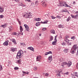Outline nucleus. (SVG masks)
I'll list each match as a JSON object with an SVG mask.
<instances>
[{
  "mask_svg": "<svg viewBox=\"0 0 78 78\" xmlns=\"http://www.w3.org/2000/svg\"><path fill=\"white\" fill-rule=\"evenodd\" d=\"M61 71H57L56 74V76L58 77V78H60L61 77V74H60V73L61 72Z\"/></svg>",
  "mask_w": 78,
  "mask_h": 78,
  "instance_id": "39448f33",
  "label": "nucleus"
},
{
  "mask_svg": "<svg viewBox=\"0 0 78 78\" xmlns=\"http://www.w3.org/2000/svg\"><path fill=\"white\" fill-rule=\"evenodd\" d=\"M64 65H67V66L68 67H70L71 65H72V62L69 61L68 62V63L66 62H63L61 64V66L62 67V68L63 69L64 68Z\"/></svg>",
  "mask_w": 78,
  "mask_h": 78,
  "instance_id": "f257e3e1",
  "label": "nucleus"
},
{
  "mask_svg": "<svg viewBox=\"0 0 78 78\" xmlns=\"http://www.w3.org/2000/svg\"><path fill=\"white\" fill-rule=\"evenodd\" d=\"M12 51H16V48H11Z\"/></svg>",
  "mask_w": 78,
  "mask_h": 78,
  "instance_id": "aec40b11",
  "label": "nucleus"
},
{
  "mask_svg": "<svg viewBox=\"0 0 78 78\" xmlns=\"http://www.w3.org/2000/svg\"><path fill=\"white\" fill-rule=\"evenodd\" d=\"M4 16L2 15H0V19H2V18H3Z\"/></svg>",
  "mask_w": 78,
  "mask_h": 78,
  "instance_id": "4c0bfd02",
  "label": "nucleus"
},
{
  "mask_svg": "<svg viewBox=\"0 0 78 78\" xmlns=\"http://www.w3.org/2000/svg\"><path fill=\"white\" fill-rule=\"evenodd\" d=\"M51 18L52 19H55V18H56V17H55L54 16H51Z\"/></svg>",
  "mask_w": 78,
  "mask_h": 78,
  "instance_id": "a19ab883",
  "label": "nucleus"
},
{
  "mask_svg": "<svg viewBox=\"0 0 78 78\" xmlns=\"http://www.w3.org/2000/svg\"><path fill=\"white\" fill-rule=\"evenodd\" d=\"M28 49H29V50H31L32 51H34V48L32 47H28L27 48Z\"/></svg>",
  "mask_w": 78,
  "mask_h": 78,
  "instance_id": "ddd939ff",
  "label": "nucleus"
},
{
  "mask_svg": "<svg viewBox=\"0 0 78 78\" xmlns=\"http://www.w3.org/2000/svg\"><path fill=\"white\" fill-rule=\"evenodd\" d=\"M65 75H68L69 74V72H66L64 73Z\"/></svg>",
  "mask_w": 78,
  "mask_h": 78,
  "instance_id": "3c124183",
  "label": "nucleus"
},
{
  "mask_svg": "<svg viewBox=\"0 0 78 78\" xmlns=\"http://www.w3.org/2000/svg\"><path fill=\"white\" fill-rule=\"evenodd\" d=\"M66 51V52H67L68 51V49H65V50H64L63 51Z\"/></svg>",
  "mask_w": 78,
  "mask_h": 78,
  "instance_id": "de8ad7c7",
  "label": "nucleus"
},
{
  "mask_svg": "<svg viewBox=\"0 0 78 78\" xmlns=\"http://www.w3.org/2000/svg\"><path fill=\"white\" fill-rule=\"evenodd\" d=\"M23 73H25L26 74L27 73L25 72V71H23Z\"/></svg>",
  "mask_w": 78,
  "mask_h": 78,
  "instance_id": "13d9d810",
  "label": "nucleus"
},
{
  "mask_svg": "<svg viewBox=\"0 0 78 78\" xmlns=\"http://www.w3.org/2000/svg\"><path fill=\"white\" fill-rule=\"evenodd\" d=\"M42 5L43 7H46L47 6V4L45 2H42Z\"/></svg>",
  "mask_w": 78,
  "mask_h": 78,
  "instance_id": "1a4fd4ad",
  "label": "nucleus"
},
{
  "mask_svg": "<svg viewBox=\"0 0 78 78\" xmlns=\"http://www.w3.org/2000/svg\"><path fill=\"white\" fill-rule=\"evenodd\" d=\"M21 34V35H23V33H22Z\"/></svg>",
  "mask_w": 78,
  "mask_h": 78,
  "instance_id": "774afa93",
  "label": "nucleus"
},
{
  "mask_svg": "<svg viewBox=\"0 0 78 78\" xmlns=\"http://www.w3.org/2000/svg\"><path fill=\"white\" fill-rule=\"evenodd\" d=\"M23 16L26 18H31L32 17L30 13H26L25 15H23Z\"/></svg>",
  "mask_w": 78,
  "mask_h": 78,
  "instance_id": "20e7f679",
  "label": "nucleus"
},
{
  "mask_svg": "<svg viewBox=\"0 0 78 78\" xmlns=\"http://www.w3.org/2000/svg\"><path fill=\"white\" fill-rule=\"evenodd\" d=\"M70 20V17H69L68 19L66 20V21L67 22H69Z\"/></svg>",
  "mask_w": 78,
  "mask_h": 78,
  "instance_id": "2f4dec72",
  "label": "nucleus"
},
{
  "mask_svg": "<svg viewBox=\"0 0 78 78\" xmlns=\"http://www.w3.org/2000/svg\"><path fill=\"white\" fill-rule=\"evenodd\" d=\"M17 62H18L19 64L21 62L22 60H21V59H20L19 60H17Z\"/></svg>",
  "mask_w": 78,
  "mask_h": 78,
  "instance_id": "7c9ffc66",
  "label": "nucleus"
},
{
  "mask_svg": "<svg viewBox=\"0 0 78 78\" xmlns=\"http://www.w3.org/2000/svg\"><path fill=\"white\" fill-rule=\"evenodd\" d=\"M77 48V46H76V44L74 45L73 47H72L70 51V52L72 54H74L75 53V51L76 50V49Z\"/></svg>",
  "mask_w": 78,
  "mask_h": 78,
  "instance_id": "f03ea898",
  "label": "nucleus"
},
{
  "mask_svg": "<svg viewBox=\"0 0 78 78\" xmlns=\"http://www.w3.org/2000/svg\"><path fill=\"white\" fill-rule=\"evenodd\" d=\"M17 34L16 32H14L12 33V35H14V36H16Z\"/></svg>",
  "mask_w": 78,
  "mask_h": 78,
  "instance_id": "393cba45",
  "label": "nucleus"
},
{
  "mask_svg": "<svg viewBox=\"0 0 78 78\" xmlns=\"http://www.w3.org/2000/svg\"><path fill=\"white\" fill-rule=\"evenodd\" d=\"M22 54H23V51L22 50H20L17 54L16 57L18 56V57H19V58H21L22 56H23V55H22Z\"/></svg>",
  "mask_w": 78,
  "mask_h": 78,
  "instance_id": "7ed1b4c3",
  "label": "nucleus"
},
{
  "mask_svg": "<svg viewBox=\"0 0 78 78\" xmlns=\"http://www.w3.org/2000/svg\"><path fill=\"white\" fill-rule=\"evenodd\" d=\"M39 25H40V23L37 22L36 23V26L37 27H38Z\"/></svg>",
  "mask_w": 78,
  "mask_h": 78,
  "instance_id": "bb28decb",
  "label": "nucleus"
},
{
  "mask_svg": "<svg viewBox=\"0 0 78 78\" xmlns=\"http://www.w3.org/2000/svg\"><path fill=\"white\" fill-rule=\"evenodd\" d=\"M12 41L13 43H14V44H17L16 43V40H15V39H12Z\"/></svg>",
  "mask_w": 78,
  "mask_h": 78,
  "instance_id": "a878e982",
  "label": "nucleus"
},
{
  "mask_svg": "<svg viewBox=\"0 0 78 78\" xmlns=\"http://www.w3.org/2000/svg\"><path fill=\"white\" fill-rule=\"evenodd\" d=\"M20 32L22 33V31L23 30V28H22V26H20Z\"/></svg>",
  "mask_w": 78,
  "mask_h": 78,
  "instance_id": "5701e85b",
  "label": "nucleus"
},
{
  "mask_svg": "<svg viewBox=\"0 0 78 78\" xmlns=\"http://www.w3.org/2000/svg\"><path fill=\"white\" fill-rule=\"evenodd\" d=\"M18 22H19V24L20 25V24H21V23H20V21H19V19H18Z\"/></svg>",
  "mask_w": 78,
  "mask_h": 78,
  "instance_id": "5fc2aeb1",
  "label": "nucleus"
},
{
  "mask_svg": "<svg viewBox=\"0 0 78 78\" xmlns=\"http://www.w3.org/2000/svg\"><path fill=\"white\" fill-rule=\"evenodd\" d=\"M48 60H49L50 61H52V56L51 55L49 56L48 57Z\"/></svg>",
  "mask_w": 78,
  "mask_h": 78,
  "instance_id": "dca6fc26",
  "label": "nucleus"
},
{
  "mask_svg": "<svg viewBox=\"0 0 78 78\" xmlns=\"http://www.w3.org/2000/svg\"><path fill=\"white\" fill-rule=\"evenodd\" d=\"M38 3H39L38 2V1H36L35 2V5H38Z\"/></svg>",
  "mask_w": 78,
  "mask_h": 78,
  "instance_id": "f704fd0d",
  "label": "nucleus"
},
{
  "mask_svg": "<svg viewBox=\"0 0 78 78\" xmlns=\"http://www.w3.org/2000/svg\"><path fill=\"white\" fill-rule=\"evenodd\" d=\"M48 55V52H46L45 54V56H47V55Z\"/></svg>",
  "mask_w": 78,
  "mask_h": 78,
  "instance_id": "09e8293b",
  "label": "nucleus"
},
{
  "mask_svg": "<svg viewBox=\"0 0 78 78\" xmlns=\"http://www.w3.org/2000/svg\"><path fill=\"white\" fill-rule=\"evenodd\" d=\"M74 73H75V74H77V72H75Z\"/></svg>",
  "mask_w": 78,
  "mask_h": 78,
  "instance_id": "69168bd1",
  "label": "nucleus"
},
{
  "mask_svg": "<svg viewBox=\"0 0 78 78\" xmlns=\"http://www.w3.org/2000/svg\"><path fill=\"white\" fill-rule=\"evenodd\" d=\"M62 12H67V10L66 9L63 10H62Z\"/></svg>",
  "mask_w": 78,
  "mask_h": 78,
  "instance_id": "c03bdc74",
  "label": "nucleus"
},
{
  "mask_svg": "<svg viewBox=\"0 0 78 78\" xmlns=\"http://www.w3.org/2000/svg\"><path fill=\"white\" fill-rule=\"evenodd\" d=\"M66 42H67V43H68V44L69 45H71V41H69V40H68V41H67Z\"/></svg>",
  "mask_w": 78,
  "mask_h": 78,
  "instance_id": "a211bd4d",
  "label": "nucleus"
},
{
  "mask_svg": "<svg viewBox=\"0 0 78 78\" xmlns=\"http://www.w3.org/2000/svg\"><path fill=\"white\" fill-rule=\"evenodd\" d=\"M64 6H65V7H68V8H70V6L68 5L66 2H64Z\"/></svg>",
  "mask_w": 78,
  "mask_h": 78,
  "instance_id": "9d476101",
  "label": "nucleus"
},
{
  "mask_svg": "<svg viewBox=\"0 0 78 78\" xmlns=\"http://www.w3.org/2000/svg\"><path fill=\"white\" fill-rule=\"evenodd\" d=\"M6 27H7V26H6V24H5L4 25H1L0 27H3L4 28H5Z\"/></svg>",
  "mask_w": 78,
  "mask_h": 78,
  "instance_id": "2eb2a0df",
  "label": "nucleus"
},
{
  "mask_svg": "<svg viewBox=\"0 0 78 78\" xmlns=\"http://www.w3.org/2000/svg\"><path fill=\"white\" fill-rule=\"evenodd\" d=\"M3 69V67H2V66L1 65H0V70H2Z\"/></svg>",
  "mask_w": 78,
  "mask_h": 78,
  "instance_id": "473e14b6",
  "label": "nucleus"
},
{
  "mask_svg": "<svg viewBox=\"0 0 78 78\" xmlns=\"http://www.w3.org/2000/svg\"><path fill=\"white\" fill-rule=\"evenodd\" d=\"M51 33L52 34H55V31L54 30H51Z\"/></svg>",
  "mask_w": 78,
  "mask_h": 78,
  "instance_id": "ea45409f",
  "label": "nucleus"
},
{
  "mask_svg": "<svg viewBox=\"0 0 78 78\" xmlns=\"http://www.w3.org/2000/svg\"><path fill=\"white\" fill-rule=\"evenodd\" d=\"M47 22H48V21L46 20L44 22H41V23L45 24V23H47Z\"/></svg>",
  "mask_w": 78,
  "mask_h": 78,
  "instance_id": "b1692460",
  "label": "nucleus"
},
{
  "mask_svg": "<svg viewBox=\"0 0 78 78\" xmlns=\"http://www.w3.org/2000/svg\"><path fill=\"white\" fill-rule=\"evenodd\" d=\"M15 70H18L19 69V68L18 67H15L14 68Z\"/></svg>",
  "mask_w": 78,
  "mask_h": 78,
  "instance_id": "37998d69",
  "label": "nucleus"
},
{
  "mask_svg": "<svg viewBox=\"0 0 78 78\" xmlns=\"http://www.w3.org/2000/svg\"><path fill=\"white\" fill-rule=\"evenodd\" d=\"M56 17H57L58 19H60V18H61V17L60 16H57Z\"/></svg>",
  "mask_w": 78,
  "mask_h": 78,
  "instance_id": "58836bf2",
  "label": "nucleus"
},
{
  "mask_svg": "<svg viewBox=\"0 0 78 78\" xmlns=\"http://www.w3.org/2000/svg\"><path fill=\"white\" fill-rule=\"evenodd\" d=\"M26 73L27 74V75H28V74H29V72H27V73Z\"/></svg>",
  "mask_w": 78,
  "mask_h": 78,
  "instance_id": "680f3d73",
  "label": "nucleus"
},
{
  "mask_svg": "<svg viewBox=\"0 0 78 78\" xmlns=\"http://www.w3.org/2000/svg\"><path fill=\"white\" fill-rule=\"evenodd\" d=\"M9 28V32H11V31L13 29V27H12V26H10Z\"/></svg>",
  "mask_w": 78,
  "mask_h": 78,
  "instance_id": "4468645a",
  "label": "nucleus"
},
{
  "mask_svg": "<svg viewBox=\"0 0 78 78\" xmlns=\"http://www.w3.org/2000/svg\"><path fill=\"white\" fill-rule=\"evenodd\" d=\"M19 5V6H25V5L23 4L22 3H21Z\"/></svg>",
  "mask_w": 78,
  "mask_h": 78,
  "instance_id": "c85d7f7f",
  "label": "nucleus"
},
{
  "mask_svg": "<svg viewBox=\"0 0 78 78\" xmlns=\"http://www.w3.org/2000/svg\"><path fill=\"white\" fill-rule=\"evenodd\" d=\"M49 75V73H46L45 74V76H48Z\"/></svg>",
  "mask_w": 78,
  "mask_h": 78,
  "instance_id": "72a5a7b5",
  "label": "nucleus"
},
{
  "mask_svg": "<svg viewBox=\"0 0 78 78\" xmlns=\"http://www.w3.org/2000/svg\"><path fill=\"white\" fill-rule=\"evenodd\" d=\"M58 27L60 28H63L64 27V26H63V25H62L61 24H60L58 25Z\"/></svg>",
  "mask_w": 78,
  "mask_h": 78,
  "instance_id": "6ab92c4d",
  "label": "nucleus"
},
{
  "mask_svg": "<svg viewBox=\"0 0 78 78\" xmlns=\"http://www.w3.org/2000/svg\"><path fill=\"white\" fill-rule=\"evenodd\" d=\"M24 52H25V53H27V51H24Z\"/></svg>",
  "mask_w": 78,
  "mask_h": 78,
  "instance_id": "338daca9",
  "label": "nucleus"
},
{
  "mask_svg": "<svg viewBox=\"0 0 78 78\" xmlns=\"http://www.w3.org/2000/svg\"><path fill=\"white\" fill-rule=\"evenodd\" d=\"M24 27H25L26 31H28L30 30V29H29V27H28V26L27 25V24H24Z\"/></svg>",
  "mask_w": 78,
  "mask_h": 78,
  "instance_id": "423d86ee",
  "label": "nucleus"
},
{
  "mask_svg": "<svg viewBox=\"0 0 78 78\" xmlns=\"http://www.w3.org/2000/svg\"><path fill=\"white\" fill-rule=\"evenodd\" d=\"M36 21H40V20H41V18H36Z\"/></svg>",
  "mask_w": 78,
  "mask_h": 78,
  "instance_id": "cd10ccee",
  "label": "nucleus"
},
{
  "mask_svg": "<svg viewBox=\"0 0 78 78\" xmlns=\"http://www.w3.org/2000/svg\"><path fill=\"white\" fill-rule=\"evenodd\" d=\"M60 6H64V2H60Z\"/></svg>",
  "mask_w": 78,
  "mask_h": 78,
  "instance_id": "412c9836",
  "label": "nucleus"
},
{
  "mask_svg": "<svg viewBox=\"0 0 78 78\" xmlns=\"http://www.w3.org/2000/svg\"><path fill=\"white\" fill-rule=\"evenodd\" d=\"M37 67H36V66H35L34 68V70L35 71L36 70H37Z\"/></svg>",
  "mask_w": 78,
  "mask_h": 78,
  "instance_id": "c9c22d12",
  "label": "nucleus"
},
{
  "mask_svg": "<svg viewBox=\"0 0 78 78\" xmlns=\"http://www.w3.org/2000/svg\"><path fill=\"white\" fill-rule=\"evenodd\" d=\"M75 3H76V2L75 1H74L73 2V5H75Z\"/></svg>",
  "mask_w": 78,
  "mask_h": 78,
  "instance_id": "4d7b16f0",
  "label": "nucleus"
},
{
  "mask_svg": "<svg viewBox=\"0 0 78 78\" xmlns=\"http://www.w3.org/2000/svg\"><path fill=\"white\" fill-rule=\"evenodd\" d=\"M55 41H56V42H57V40H56V38H55Z\"/></svg>",
  "mask_w": 78,
  "mask_h": 78,
  "instance_id": "bf43d9fd",
  "label": "nucleus"
},
{
  "mask_svg": "<svg viewBox=\"0 0 78 78\" xmlns=\"http://www.w3.org/2000/svg\"><path fill=\"white\" fill-rule=\"evenodd\" d=\"M76 68L77 69H78V63H77L76 65Z\"/></svg>",
  "mask_w": 78,
  "mask_h": 78,
  "instance_id": "864d4df0",
  "label": "nucleus"
},
{
  "mask_svg": "<svg viewBox=\"0 0 78 78\" xmlns=\"http://www.w3.org/2000/svg\"><path fill=\"white\" fill-rule=\"evenodd\" d=\"M47 29L46 28H43V29H42V30H46V29Z\"/></svg>",
  "mask_w": 78,
  "mask_h": 78,
  "instance_id": "8fccbe9b",
  "label": "nucleus"
},
{
  "mask_svg": "<svg viewBox=\"0 0 78 78\" xmlns=\"http://www.w3.org/2000/svg\"><path fill=\"white\" fill-rule=\"evenodd\" d=\"M62 45L64 46L65 45H66V43L64 42H62Z\"/></svg>",
  "mask_w": 78,
  "mask_h": 78,
  "instance_id": "49530a36",
  "label": "nucleus"
},
{
  "mask_svg": "<svg viewBox=\"0 0 78 78\" xmlns=\"http://www.w3.org/2000/svg\"><path fill=\"white\" fill-rule=\"evenodd\" d=\"M69 37V36H66L65 37V41L66 42H67L68 41H69L68 40V38Z\"/></svg>",
  "mask_w": 78,
  "mask_h": 78,
  "instance_id": "9b49d317",
  "label": "nucleus"
},
{
  "mask_svg": "<svg viewBox=\"0 0 78 78\" xmlns=\"http://www.w3.org/2000/svg\"><path fill=\"white\" fill-rule=\"evenodd\" d=\"M48 54H52V52L51 51H49L48 52Z\"/></svg>",
  "mask_w": 78,
  "mask_h": 78,
  "instance_id": "a18cd8bd",
  "label": "nucleus"
},
{
  "mask_svg": "<svg viewBox=\"0 0 78 78\" xmlns=\"http://www.w3.org/2000/svg\"><path fill=\"white\" fill-rule=\"evenodd\" d=\"M27 1V2H31V0H26Z\"/></svg>",
  "mask_w": 78,
  "mask_h": 78,
  "instance_id": "6e6d98bb",
  "label": "nucleus"
},
{
  "mask_svg": "<svg viewBox=\"0 0 78 78\" xmlns=\"http://www.w3.org/2000/svg\"><path fill=\"white\" fill-rule=\"evenodd\" d=\"M20 44L21 45H23V46H25V44L24 43H20Z\"/></svg>",
  "mask_w": 78,
  "mask_h": 78,
  "instance_id": "e433bc0d",
  "label": "nucleus"
},
{
  "mask_svg": "<svg viewBox=\"0 0 78 78\" xmlns=\"http://www.w3.org/2000/svg\"><path fill=\"white\" fill-rule=\"evenodd\" d=\"M4 12V9L2 7H0V12L2 13Z\"/></svg>",
  "mask_w": 78,
  "mask_h": 78,
  "instance_id": "f8f14e48",
  "label": "nucleus"
},
{
  "mask_svg": "<svg viewBox=\"0 0 78 78\" xmlns=\"http://www.w3.org/2000/svg\"><path fill=\"white\" fill-rule=\"evenodd\" d=\"M3 45H4L7 46L8 45V42L7 41H5L4 43H3Z\"/></svg>",
  "mask_w": 78,
  "mask_h": 78,
  "instance_id": "f3484780",
  "label": "nucleus"
},
{
  "mask_svg": "<svg viewBox=\"0 0 78 78\" xmlns=\"http://www.w3.org/2000/svg\"><path fill=\"white\" fill-rule=\"evenodd\" d=\"M63 51L64 52H65V53H67V51L66 50H65V51Z\"/></svg>",
  "mask_w": 78,
  "mask_h": 78,
  "instance_id": "e2e57ef3",
  "label": "nucleus"
},
{
  "mask_svg": "<svg viewBox=\"0 0 78 78\" xmlns=\"http://www.w3.org/2000/svg\"><path fill=\"white\" fill-rule=\"evenodd\" d=\"M14 1H15V2H17V3L18 2H19V1H20V0H14Z\"/></svg>",
  "mask_w": 78,
  "mask_h": 78,
  "instance_id": "603ef678",
  "label": "nucleus"
},
{
  "mask_svg": "<svg viewBox=\"0 0 78 78\" xmlns=\"http://www.w3.org/2000/svg\"><path fill=\"white\" fill-rule=\"evenodd\" d=\"M75 76H76V77H77V78H78V75H75Z\"/></svg>",
  "mask_w": 78,
  "mask_h": 78,
  "instance_id": "052dcab7",
  "label": "nucleus"
},
{
  "mask_svg": "<svg viewBox=\"0 0 78 78\" xmlns=\"http://www.w3.org/2000/svg\"><path fill=\"white\" fill-rule=\"evenodd\" d=\"M71 39H73V40H75V37H71Z\"/></svg>",
  "mask_w": 78,
  "mask_h": 78,
  "instance_id": "79ce46f5",
  "label": "nucleus"
},
{
  "mask_svg": "<svg viewBox=\"0 0 78 78\" xmlns=\"http://www.w3.org/2000/svg\"><path fill=\"white\" fill-rule=\"evenodd\" d=\"M39 35L40 36H41V34H39Z\"/></svg>",
  "mask_w": 78,
  "mask_h": 78,
  "instance_id": "0e129e2a",
  "label": "nucleus"
},
{
  "mask_svg": "<svg viewBox=\"0 0 78 78\" xmlns=\"http://www.w3.org/2000/svg\"><path fill=\"white\" fill-rule=\"evenodd\" d=\"M71 16L72 18H73L74 19H76V17H77V16H78V14L76 16H74L73 15L71 14Z\"/></svg>",
  "mask_w": 78,
  "mask_h": 78,
  "instance_id": "6e6552de",
  "label": "nucleus"
},
{
  "mask_svg": "<svg viewBox=\"0 0 78 78\" xmlns=\"http://www.w3.org/2000/svg\"><path fill=\"white\" fill-rule=\"evenodd\" d=\"M56 41H53V42H52V45H56Z\"/></svg>",
  "mask_w": 78,
  "mask_h": 78,
  "instance_id": "c756f323",
  "label": "nucleus"
},
{
  "mask_svg": "<svg viewBox=\"0 0 78 78\" xmlns=\"http://www.w3.org/2000/svg\"><path fill=\"white\" fill-rule=\"evenodd\" d=\"M50 39L49 41L50 42V41H51L53 40V37L52 36H51Z\"/></svg>",
  "mask_w": 78,
  "mask_h": 78,
  "instance_id": "4be33fe9",
  "label": "nucleus"
},
{
  "mask_svg": "<svg viewBox=\"0 0 78 78\" xmlns=\"http://www.w3.org/2000/svg\"><path fill=\"white\" fill-rule=\"evenodd\" d=\"M36 59L37 61H40V60L41 59V56H37Z\"/></svg>",
  "mask_w": 78,
  "mask_h": 78,
  "instance_id": "0eeeda50",
  "label": "nucleus"
}]
</instances>
